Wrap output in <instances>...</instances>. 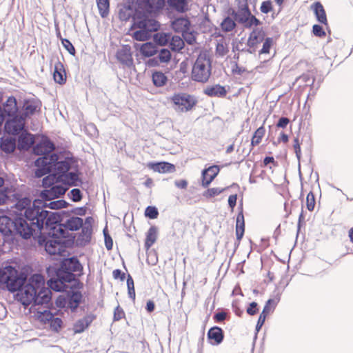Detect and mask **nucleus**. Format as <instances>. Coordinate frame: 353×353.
<instances>
[{"label":"nucleus","mask_w":353,"mask_h":353,"mask_svg":"<svg viewBox=\"0 0 353 353\" xmlns=\"http://www.w3.org/2000/svg\"><path fill=\"white\" fill-rule=\"evenodd\" d=\"M203 93L210 97H224L227 94L225 87L216 84L212 86H207Z\"/></svg>","instance_id":"c756f323"},{"label":"nucleus","mask_w":353,"mask_h":353,"mask_svg":"<svg viewBox=\"0 0 353 353\" xmlns=\"http://www.w3.org/2000/svg\"><path fill=\"white\" fill-rule=\"evenodd\" d=\"M228 14L245 28H251L253 26H258L261 24L260 20L252 14L248 0H235L234 7L229 9Z\"/></svg>","instance_id":"20e7f679"},{"label":"nucleus","mask_w":353,"mask_h":353,"mask_svg":"<svg viewBox=\"0 0 353 353\" xmlns=\"http://www.w3.org/2000/svg\"><path fill=\"white\" fill-rule=\"evenodd\" d=\"M34 143V138L31 134L26 131L22 132L18 139V148L20 150H27L33 145Z\"/></svg>","instance_id":"a878e982"},{"label":"nucleus","mask_w":353,"mask_h":353,"mask_svg":"<svg viewBox=\"0 0 353 353\" xmlns=\"http://www.w3.org/2000/svg\"><path fill=\"white\" fill-rule=\"evenodd\" d=\"M264 36L265 34L262 29L254 28L249 35L247 41L248 46L250 48H254L263 40Z\"/></svg>","instance_id":"bb28decb"},{"label":"nucleus","mask_w":353,"mask_h":353,"mask_svg":"<svg viewBox=\"0 0 353 353\" xmlns=\"http://www.w3.org/2000/svg\"><path fill=\"white\" fill-rule=\"evenodd\" d=\"M137 15L146 19H154L165 6V0H137Z\"/></svg>","instance_id":"1a4fd4ad"},{"label":"nucleus","mask_w":353,"mask_h":353,"mask_svg":"<svg viewBox=\"0 0 353 353\" xmlns=\"http://www.w3.org/2000/svg\"><path fill=\"white\" fill-rule=\"evenodd\" d=\"M39 318L42 321L45 323H50L52 319L54 317V314L49 310H44L42 312H40Z\"/></svg>","instance_id":"0e129e2a"},{"label":"nucleus","mask_w":353,"mask_h":353,"mask_svg":"<svg viewBox=\"0 0 353 353\" xmlns=\"http://www.w3.org/2000/svg\"><path fill=\"white\" fill-rule=\"evenodd\" d=\"M61 43L63 46V47L65 48V50L71 54L74 55L75 54V48L72 44V43L67 39H61Z\"/></svg>","instance_id":"052dcab7"},{"label":"nucleus","mask_w":353,"mask_h":353,"mask_svg":"<svg viewBox=\"0 0 353 353\" xmlns=\"http://www.w3.org/2000/svg\"><path fill=\"white\" fill-rule=\"evenodd\" d=\"M83 224V219L78 216H72L67 219L63 223H57L52 227L54 232H57L59 235L66 237L67 230L77 231Z\"/></svg>","instance_id":"ddd939ff"},{"label":"nucleus","mask_w":353,"mask_h":353,"mask_svg":"<svg viewBox=\"0 0 353 353\" xmlns=\"http://www.w3.org/2000/svg\"><path fill=\"white\" fill-rule=\"evenodd\" d=\"M53 77L54 81L60 85L64 84L66 81L65 70L63 63L59 61L54 64Z\"/></svg>","instance_id":"7c9ffc66"},{"label":"nucleus","mask_w":353,"mask_h":353,"mask_svg":"<svg viewBox=\"0 0 353 353\" xmlns=\"http://www.w3.org/2000/svg\"><path fill=\"white\" fill-rule=\"evenodd\" d=\"M211 75V61L205 54H199L192 70V80L205 83Z\"/></svg>","instance_id":"6e6552de"},{"label":"nucleus","mask_w":353,"mask_h":353,"mask_svg":"<svg viewBox=\"0 0 353 353\" xmlns=\"http://www.w3.org/2000/svg\"><path fill=\"white\" fill-rule=\"evenodd\" d=\"M208 338L210 340H213L214 343L212 344L219 345L220 344L224 338L223 330L217 326L211 327L208 332Z\"/></svg>","instance_id":"72a5a7b5"},{"label":"nucleus","mask_w":353,"mask_h":353,"mask_svg":"<svg viewBox=\"0 0 353 353\" xmlns=\"http://www.w3.org/2000/svg\"><path fill=\"white\" fill-rule=\"evenodd\" d=\"M245 222L243 211L241 210L237 215L236 224V236L238 240H241L244 234Z\"/></svg>","instance_id":"a19ab883"},{"label":"nucleus","mask_w":353,"mask_h":353,"mask_svg":"<svg viewBox=\"0 0 353 353\" xmlns=\"http://www.w3.org/2000/svg\"><path fill=\"white\" fill-rule=\"evenodd\" d=\"M68 196L74 202H79L82 199V193L78 188L72 189L68 194Z\"/></svg>","instance_id":"6e6d98bb"},{"label":"nucleus","mask_w":353,"mask_h":353,"mask_svg":"<svg viewBox=\"0 0 353 353\" xmlns=\"http://www.w3.org/2000/svg\"><path fill=\"white\" fill-rule=\"evenodd\" d=\"M306 205L309 211H312L315 205V199L314 194L310 192L307 194L306 197Z\"/></svg>","instance_id":"13d9d810"},{"label":"nucleus","mask_w":353,"mask_h":353,"mask_svg":"<svg viewBox=\"0 0 353 353\" xmlns=\"http://www.w3.org/2000/svg\"><path fill=\"white\" fill-rule=\"evenodd\" d=\"M63 321L59 317H54L52 321L49 323L50 327L54 331H58L62 326Z\"/></svg>","instance_id":"bf43d9fd"},{"label":"nucleus","mask_w":353,"mask_h":353,"mask_svg":"<svg viewBox=\"0 0 353 353\" xmlns=\"http://www.w3.org/2000/svg\"><path fill=\"white\" fill-rule=\"evenodd\" d=\"M167 2L170 7L181 13L186 12L188 9L187 0H167Z\"/></svg>","instance_id":"ea45409f"},{"label":"nucleus","mask_w":353,"mask_h":353,"mask_svg":"<svg viewBox=\"0 0 353 353\" xmlns=\"http://www.w3.org/2000/svg\"><path fill=\"white\" fill-rule=\"evenodd\" d=\"M171 35L164 32H158L154 34V42L161 46H165L170 40Z\"/></svg>","instance_id":"c03bdc74"},{"label":"nucleus","mask_w":353,"mask_h":353,"mask_svg":"<svg viewBox=\"0 0 353 353\" xmlns=\"http://www.w3.org/2000/svg\"><path fill=\"white\" fill-rule=\"evenodd\" d=\"M132 27L139 29L133 32V38L137 41H143L149 39L152 37V32L157 31L160 25L154 19H146L143 16L136 15Z\"/></svg>","instance_id":"39448f33"},{"label":"nucleus","mask_w":353,"mask_h":353,"mask_svg":"<svg viewBox=\"0 0 353 353\" xmlns=\"http://www.w3.org/2000/svg\"><path fill=\"white\" fill-rule=\"evenodd\" d=\"M272 43H273V40L272 38L270 37H267L265 39V41L263 44V48L262 49L260 50L259 53L260 54H266V53H269L270 52V49L272 45Z\"/></svg>","instance_id":"680f3d73"},{"label":"nucleus","mask_w":353,"mask_h":353,"mask_svg":"<svg viewBox=\"0 0 353 353\" xmlns=\"http://www.w3.org/2000/svg\"><path fill=\"white\" fill-rule=\"evenodd\" d=\"M55 182L53 183L52 185L48 187V189L43 190L41 192L40 196L41 197L46 201H49L52 199L59 198L61 195L64 194L67 188H65L62 185L60 184H54Z\"/></svg>","instance_id":"dca6fc26"},{"label":"nucleus","mask_w":353,"mask_h":353,"mask_svg":"<svg viewBox=\"0 0 353 353\" xmlns=\"http://www.w3.org/2000/svg\"><path fill=\"white\" fill-rule=\"evenodd\" d=\"M170 48L172 50L179 52L184 47L183 39L179 36H172L170 40Z\"/></svg>","instance_id":"37998d69"},{"label":"nucleus","mask_w":353,"mask_h":353,"mask_svg":"<svg viewBox=\"0 0 353 353\" xmlns=\"http://www.w3.org/2000/svg\"><path fill=\"white\" fill-rule=\"evenodd\" d=\"M299 80L304 82L306 85H312L314 82V78L309 73L302 74Z\"/></svg>","instance_id":"e2e57ef3"},{"label":"nucleus","mask_w":353,"mask_h":353,"mask_svg":"<svg viewBox=\"0 0 353 353\" xmlns=\"http://www.w3.org/2000/svg\"><path fill=\"white\" fill-rule=\"evenodd\" d=\"M127 287H128V296L132 299L133 301L135 300V290H134V281L132 277L130 274L128 275L127 278Z\"/></svg>","instance_id":"603ef678"},{"label":"nucleus","mask_w":353,"mask_h":353,"mask_svg":"<svg viewBox=\"0 0 353 353\" xmlns=\"http://www.w3.org/2000/svg\"><path fill=\"white\" fill-rule=\"evenodd\" d=\"M92 322V319L90 316H85L79 319L74 325L75 332L80 333L83 332Z\"/></svg>","instance_id":"a18cd8bd"},{"label":"nucleus","mask_w":353,"mask_h":353,"mask_svg":"<svg viewBox=\"0 0 353 353\" xmlns=\"http://www.w3.org/2000/svg\"><path fill=\"white\" fill-rule=\"evenodd\" d=\"M57 160V154L49 157H39L34 162L37 169L35 171V176L41 178L44 175L52 172L51 164Z\"/></svg>","instance_id":"4468645a"},{"label":"nucleus","mask_w":353,"mask_h":353,"mask_svg":"<svg viewBox=\"0 0 353 353\" xmlns=\"http://www.w3.org/2000/svg\"><path fill=\"white\" fill-rule=\"evenodd\" d=\"M48 203L42 202V205L46 209V208H49L50 209L59 210L63 208H65L68 205V203L64 200H57V201H49Z\"/></svg>","instance_id":"8fccbe9b"},{"label":"nucleus","mask_w":353,"mask_h":353,"mask_svg":"<svg viewBox=\"0 0 353 353\" xmlns=\"http://www.w3.org/2000/svg\"><path fill=\"white\" fill-rule=\"evenodd\" d=\"M148 167L155 172L161 173H171L175 170V167L173 164L165 161L149 163Z\"/></svg>","instance_id":"cd10ccee"},{"label":"nucleus","mask_w":353,"mask_h":353,"mask_svg":"<svg viewBox=\"0 0 353 353\" xmlns=\"http://www.w3.org/2000/svg\"><path fill=\"white\" fill-rule=\"evenodd\" d=\"M279 301H280V295L279 294H277L273 299H268L261 313L268 316V314L270 312H271V311H272L271 306H272V309L274 310L275 306L279 302Z\"/></svg>","instance_id":"09e8293b"},{"label":"nucleus","mask_w":353,"mask_h":353,"mask_svg":"<svg viewBox=\"0 0 353 353\" xmlns=\"http://www.w3.org/2000/svg\"><path fill=\"white\" fill-rule=\"evenodd\" d=\"M137 5L134 2H128L121 6L119 11V17L121 21H127L132 19L134 23V19L137 15Z\"/></svg>","instance_id":"6ab92c4d"},{"label":"nucleus","mask_w":353,"mask_h":353,"mask_svg":"<svg viewBox=\"0 0 353 353\" xmlns=\"http://www.w3.org/2000/svg\"><path fill=\"white\" fill-rule=\"evenodd\" d=\"M82 272L83 266L77 257L64 259L56 271V278L50 279L48 281V285L56 292L65 290L68 283L72 282L74 285H81V283L77 276H80Z\"/></svg>","instance_id":"f03ea898"},{"label":"nucleus","mask_w":353,"mask_h":353,"mask_svg":"<svg viewBox=\"0 0 353 353\" xmlns=\"http://www.w3.org/2000/svg\"><path fill=\"white\" fill-rule=\"evenodd\" d=\"M224 190H225L224 188H209L203 192V195L205 198H212V197H214L215 196L220 194Z\"/></svg>","instance_id":"864d4df0"},{"label":"nucleus","mask_w":353,"mask_h":353,"mask_svg":"<svg viewBox=\"0 0 353 353\" xmlns=\"http://www.w3.org/2000/svg\"><path fill=\"white\" fill-rule=\"evenodd\" d=\"M293 148L294 150V152L296 154V157L299 161L301 156V146H300V142L298 137H296L294 139L293 141Z\"/></svg>","instance_id":"338daca9"},{"label":"nucleus","mask_w":353,"mask_h":353,"mask_svg":"<svg viewBox=\"0 0 353 353\" xmlns=\"http://www.w3.org/2000/svg\"><path fill=\"white\" fill-rule=\"evenodd\" d=\"M52 237L45 244V250L50 255L63 256L66 251V240L57 232H49Z\"/></svg>","instance_id":"9d476101"},{"label":"nucleus","mask_w":353,"mask_h":353,"mask_svg":"<svg viewBox=\"0 0 353 353\" xmlns=\"http://www.w3.org/2000/svg\"><path fill=\"white\" fill-rule=\"evenodd\" d=\"M159 52L157 57L150 59L148 61L150 66L159 65V63H168L171 59V52L166 48H162Z\"/></svg>","instance_id":"393cba45"},{"label":"nucleus","mask_w":353,"mask_h":353,"mask_svg":"<svg viewBox=\"0 0 353 353\" xmlns=\"http://www.w3.org/2000/svg\"><path fill=\"white\" fill-rule=\"evenodd\" d=\"M116 56L118 61L123 65L128 67H130L133 65V59L130 46H123L117 50Z\"/></svg>","instance_id":"412c9836"},{"label":"nucleus","mask_w":353,"mask_h":353,"mask_svg":"<svg viewBox=\"0 0 353 353\" xmlns=\"http://www.w3.org/2000/svg\"><path fill=\"white\" fill-rule=\"evenodd\" d=\"M236 23L234 17L229 14L221 23V28L224 32H231L236 28Z\"/></svg>","instance_id":"79ce46f5"},{"label":"nucleus","mask_w":353,"mask_h":353,"mask_svg":"<svg viewBox=\"0 0 353 353\" xmlns=\"http://www.w3.org/2000/svg\"><path fill=\"white\" fill-rule=\"evenodd\" d=\"M16 148V139L10 136H3L0 138V148L6 153L12 152Z\"/></svg>","instance_id":"473e14b6"},{"label":"nucleus","mask_w":353,"mask_h":353,"mask_svg":"<svg viewBox=\"0 0 353 353\" xmlns=\"http://www.w3.org/2000/svg\"><path fill=\"white\" fill-rule=\"evenodd\" d=\"M24 216L30 222L37 234L44 228L52 230V227L61 221L58 212L46 210L40 200H34L31 208L24 211Z\"/></svg>","instance_id":"7ed1b4c3"},{"label":"nucleus","mask_w":353,"mask_h":353,"mask_svg":"<svg viewBox=\"0 0 353 353\" xmlns=\"http://www.w3.org/2000/svg\"><path fill=\"white\" fill-rule=\"evenodd\" d=\"M265 132V129L263 126L259 127L254 132V136L252 137L251 141L252 146H255L260 143L263 137L264 136Z\"/></svg>","instance_id":"3c124183"},{"label":"nucleus","mask_w":353,"mask_h":353,"mask_svg":"<svg viewBox=\"0 0 353 353\" xmlns=\"http://www.w3.org/2000/svg\"><path fill=\"white\" fill-rule=\"evenodd\" d=\"M25 121L23 116L14 115L6 121L4 125L5 132L8 134H18L24 129Z\"/></svg>","instance_id":"2eb2a0df"},{"label":"nucleus","mask_w":353,"mask_h":353,"mask_svg":"<svg viewBox=\"0 0 353 353\" xmlns=\"http://www.w3.org/2000/svg\"><path fill=\"white\" fill-rule=\"evenodd\" d=\"M55 147L54 143L49 139H45L37 143L33 148V152L37 155H41L42 157L52 156V153Z\"/></svg>","instance_id":"aec40b11"},{"label":"nucleus","mask_w":353,"mask_h":353,"mask_svg":"<svg viewBox=\"0 0 353 353\" xmlns=\"http://www.w3.org/2000/svg\"><path fill=\"white\" fill-rule=\"evenodd\" d=\"M51 288L46 286L44 277L39 274L32 275L17 293V300L25 307L48 304L52 299Z\"/></svg>","instance_id":"f257e3e1"},{"label":"nucleus","mask_w":353,"mask_h":353,"mask_svg":"<svg viewBox=\"0 0 353 353\" xmlns=\"http://www.w3.org/2000/svg\"><path fill=\"white\" fill-rule=\"evenodd\" d=\"M272 10V3L271 1H265L262 2L260 10L264 14H268Z\"/></svg>","instance_id":"69168bd1"},{"label":"nucleus","mask_w":353,"mask_h":353,"mask_svg":"<svg viewBox=\"0 0 353 353\" xmlns=\"http://www.w3.org/2000/svg\"><path fill=\"white\" fill-rule=\"evenodd\" d=\"M220 171V168L218 165H211L202 171V186L207 188L212 183V181L218 175Z\"/></svg>","instance_id":"4be33fe9"},{"label":"nucleus","mask_w":353,"mask_h":353,"mask_svg":"<svg viewBox=\"0 0 353 353\" xmlns=\"http://www.w3.org/2000/svg\"><path fill=\"white\" fill-rule=\"evenodd\" d=\"M183 41H185L188 44H193L196 41V37L190 28L181 33Z\"/></svg>","instance_id":"5fc2aeb1"},{"label":"nucleus","mask_w":353,"mask_h":353,"mask_svg":"<svg viewBox=\"0 0 353 353\" xmlns=\"http://www.w3.org/2000/svg\"><path fill=\"white\" fill-rule=\"evenodd\" d=\"M172 29L179 33L184 32L190 28V21L186 17H179L172 21Z\"/></svg>","instance_id":"2f4dec72"},{"label":"nucleus","mask_w":353,"mask_h":353,"mask_svg":"<svg viewBox=\"0 0 353 353\" xmlns=\"http://www.w3.org/2000/svg\"><path fill=\"white\" fill-rule=\"evenodd\" d=\"M170 99L181 112L190 111L197 103L194 96L185 92L175 93Z\"/></svg>","instance_id":"f8f14e48"},{"label":"nucleus","mask_w":353,"mask_h":353,"mask_svg":"<svg viewBox=\"0 0 353 353\" xmlns=\"http://www.w3.org/2000/svg\"><path fill=\"white\" fill-rule=\"evenodd\" d=\"M4 273L2 283L6 285L7 289L11 292L16 291L18 292L28 281L26 274L19 273L14 268L10 265L5 267Z\"/></svg>","instance_id":"0eeeda50"},{"label":"nucleus","mask_w":353,"mask_h":353,"mask_svg":"<svg viewBox=\"0 0 353 353\" xmlns=\"http://www.w3.org/2000/svg\"><path fill=\"white\" fill-rule=\"evenodd\" d=\"M32 205V201L29 197L25 196L17 199L15 203V208L19 211L26 210L28 208H31Z\"/></svg>","instance_id":"de8ad7c7"},{"label":"nucleus","mask_w":353,"mask_h":353,"mask_svg":"<svg viewBox=\"0 0 353 353\" xmlns=\"http://www.w3.org/2000/svg\"><path fill=\"white\" fill-rule=\"evenodd\" d=\"M74 163L73 159L69 157L59 161V157L57 155V160L50 165L52 174L43 179L42 185L48 187L52 185L54 182H58V180L72 169Z\"/></svg>","instance_id":"423d86ee"},{"label":"nucleus","mask_w":353,"mask_h":353,"mask_svg":"<svg viewBox=\"0 0 353 353\" xmlns=\"http://www.w3.org/2000/svg\"><path fill=\"white\" fill-rule=\"evenodd\" d=\"M14 234H18L24 239H30L34 234H37L32 224L22 214L14 216Z\"/></svg>","instance_id":"9b49d317"},{"label":"nucleus","mask_w":353,"mask_h":353,"mask_svg":"<svg viewBox=\"0 0 353 353\" xmlns=\"http://www.w3.org/2000/svg\"><path fill=\"white\" fill-rule=\"evenodd\" d=\"M145 215L150 219H156L159 215L158 210L154 206H148L145 211Z\"/></svg>","instance_id":"4d7b16f0"},{"label":"nucleus","mask_w":353,"mask_h":353,"mask_svg":"<svg viewBox=\"0 0 353 353\" xmlns=\"http://www.w3.org/2000/svg\"><path fill=\"white\" fill-rule=\"evenodd\" d=\"M312 32L316 37H323L325 36V32L323 29L322 26L318 24L313 26Z\"/></svg>","instance_id":"774afa93"},{"label":"nucleus","mask_w":353,"mask_h":353,"mask_svg":"<svg viewBox=\"0 0 353 353\" xmlns=\"http://www.w3.org/2000/svg\"><path fill=\"white\" fill-rule=\"evenodd\" d=\"M312 7L313 8L317 21L322 24L327 25V20L323 5L320 2L317 1L315 2Z\"/></svg>","instance_id":"c9c22d12"},{"label":"nucleus","mask_w":353,"mask_h":353,"mask_svg":"<svg viewBox=\"0 0 353 353\" xmlns=\"http://www.w3.org/2000/svg\"><path fill=\"white\" fill-rule=\"evenodd\" d=\"M14 217L11 219L7 216H0V232L3 236L14 234Z\"/></svg>","instance_id":"b1692460"},{"label":"nucleus","mask_w":353,"mask_h":353,"mask_svg":"<svg viewBox=\"0 0 353 353\" xmlns=\"http://www.w3.org/2000/svg\"><path fill=\"white\" fill-rule=\"evenodd\" d=\"M17 105L16 99L14 97H10L3 103V112L9 117H14L17 112Z\"/></svg>","instance_id":"f704fd0d"},{"label":"nucleus","mask_w":353,"mask_h":353,"mask_svg":"<svg viewBox=\"0 0 353 353\" xmlns=\"http://www.w3.org/2000/svg\"><path fill=\"white\" fill-rule=\"evenodd\" d=\"M99 14L105 18L109 14L110 3L108 0H96Z\"/></svg>","instance_id":"49530a36"},{"label":"nucleus","mask_w":353,"mask_h":353,"mask_svg":"<svg viewBox=\"0 0 353 353\" xmlns=\"http://www.w3.org/2000/svg\"><path fill=\"white\" fill-rule=\"evenodd\" d=\"M152 80L154 86L161 88L166 85L168 79L165 73L161 71L154 70L152 72Z\"/></svg>","instance_id":"e433bc0d"},{"label":"nucleus","mask_w":353,"mask_h":353,"mask_svg":"<svg viewBox=\"0 0 353 353\" xmlns=\"http://www.w3.org/2000/svg\"><path fill=\"white\" fill-rule=\"evenodd\" d=\"M140 52L143 56L150 57L158 52V48L152 42H147L141 46Z\"/></svg>","instance_id":"4c0bfd02"},{"label":"nucleus","mask_w":353,"mask_h":353,"mask_svg":"<svg viewBox=\"0 0 353 353\" xmlns=\"http://www.w3.org/2000/svg\"><path fill=\"white\" fill-rule=\"evenodd\" d=\"M81 285H74V283H73L72 285L69 287L68 285V288H65V292L68 294V306L72 309V310H76L82 299V294L80 291L78 290V288H79Z\"/></svg>","instance_id":"f3484780"},{"label":"nucleus","mask_w":353,"mask_h":353,"mask_svg":"<svg viewBox=\"0 0 353 353\" xmlns=\"http://www.w3.org/2000/svg\"><path fill=\"white\" fill-rule=\"evenodd\" d=\"M41 102L38 99H32L25 100L23 105L24 112L21 114L23 116L25 119L30 115L34 114L40 110Z\"/></svg>","instance_id":"5701e85b"},{"label":"nucleus","mask_w":353,"mask_h":353,"mask_svg":"<svg viewBox=\"0 0 353 353\" xmlns=\"http://www.w3.org/2000/svg\"><path fill=\"white\" fill-rule=\"evenodd\" d=\"M58 182H62L69 186H78L79 183H81V180L78 171L75 170L68 171L63 177L58 180Z\"/></svg>","instance_id":"c85d7f7f"},{"label":"nucleus","mask_w":353,"mask_h":353,"mask_svg":"<svg viewBox=\"0 0 353 353\" xmlns=\"http://www.w3.org/2000/svg\"><path fill=\"white\" fill-rule=\"evenodd\" d=\"M92 220L93 219L92 217H87L85 220V222L80 228H81V232L79 233L77 239V243L78 245L84 246L90 241L92 232Z\"/></svg>","instance_id":"a211bd4d"},{"label":"nucleus","mask_w":353,"mask_h":353,"mask_svg":"<svg viewBox=\"0 0 353 353\" xmlns=\"http://www.w3.org/2000/svg\"><path fill=\"white\" fill-rule=\"evenodd\" d=\"M157 228L155 226H151L146 234L145 248L148 250L155 243L157 239Z\"/></svg>","instance_id":"58836bf2"}]
</instances>
